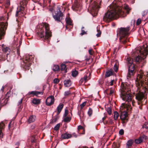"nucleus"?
<instances>
[{"label":"nucleus","mask_w":148,"mask_h":148,"mask_svg":"<svg viewBox=\"0 0 148 148\" xmlns=\"http://www.w3.org/2000/svg\"><path fill=\"white\" fill-rule=\"evenodd\" d=\"M84 29V27H82V32L80 34L82 35H83L85 34H87L86 32H85L83 29Z\"/></svg>","instance_id":"nucleus-41"},{"label":"nucleus","mask_w":148,"mask_h":148,"mask_svg":"<svg viewBox=\"0 0 148 148\" xmlns=\"http://www.w3.org/2000/svg\"><path fill=\"white\" fill-rule=\"evenodd\" d=\"M78 130H82L84 132L83 133V134H84V127L83 126H81V125H79L78 127Z\"/></svg>","instance_id":"nucleus-43"},{"label":"nucleus","mask_w":148,"mask_h":148,"mask_svg":"<svg viewBox=\"0 0 148 148\" xmlns=\"http://www.w3.org/2000/svg\"><path fill=\"white\" fill-rule=\"evenodd\" d=\"M33 57L32 55H28L26 56L23 60V65L25 69H28L31 65V61Z\"/></svg>","instance_id":"nucleus-10"},{"label":"nucleus","mask_w":148,"mask_h":148,"mask_svg":"<svg viewBox=\"0 0 148 148\" xmlns=\"http://www.w3.org/2000/svg\"><path fill=\"white\" fill-rule=\"evenodd\" d=\"M59 67L57 65H53L52 67V70L54 71H58L59 70Z\"/></svg>","instance_id":"nucleus-30"},{"label":"nucleus","mask_w":148,"mask_h":148,"mask_svg":"<svg viewBox=\"0 0 148 148\" xmlns=\"http://www.w3.org/2000/svg\"><path fill=\"white\" fill-rule=\"evenodd\" d=\"M130 29V27L121 28L119 29L118 34L120 37L119 40L120 42L124 44L129 41V39L127 36L129 34V31Z\"/></svg>","instance_id":"nucleus-6"},{"label":"nucleus","mask_w":148,"mask_h":148,"mask_svg":"<svg viewBox=\"0 0 148 148\" xmlns=\"http://www.w3.org/2000/svg\"><path fill=\"white\" fill-rule=\"evenodd\" d=\"M89 54L90 55H92L93 54V51L92 49H90L88 51Z\"/></svg>","instance_id":"nucleus-52"},{"label":"nucleus","mask_w":148,"mask_h":148,"mask_svg":"<svg viewBox=\"0 0 148 148\" xmlns=\"http://www.w3.org/2000/svg\"><path fill=\"white\" fill-rule=\"evenodd\" d=\"M97 31L98 32V33L96 34V36L97 37H99L100 36L101 32L100 31L98 30H97Z\"/></svg>","instance_id":"nucleus-50"},{"label":"nucleus","mask_w":148,"mask_h":148,"mask_svg":"<svg viewBox=\"0 0 148 148\" xmlns=\"http://www.w3.org/2000/svg\"><path fill=\"white\" fill-rule=\"evenodd\" d=\"M134 140L132 139H130L128 140L127 143L126 145L127 146V148H129L130 147H131L134 143Z\"/></svg>","instance_id":"nucleus-23"},{"label":"nucleus","mask_w":148,"mask_h":148,"mask_svg":"<svg viewBox=\"0 0 148 148\" xmlns=\"http://www.w3.org/2000/svg\"><path fill=\"white\" fill-rule=\"evenodd\" d=\"M90 74L89 73L88 76L87 75H85L84 77H83L84 80V83H85L87 82L88 80L90 79Z\"/></svg>","instance_id":"nucleus-29"},{"label":"nucleus","mask_w":148,"mask_h":148,"mask_svg":"<svg viewBox=\"0 0 148 148\" xmlns=\"http://www.w3.org/2000/svg\"><path fill=\"white\" fill-rule=\"evenodd\" d=\"M61 112H53V115L55 112H57L56 115L55 116L53 117L52 121L50 122V123H53L56 122L57 120L58 119L59 116V115L60 114Z\"/></svg>","instance_id":"nucleus-16"},{"label":"nucleus","mask_w":148,"mask_h":148,"mask_svg":"<svg viewBox=\"0 0 148 148\" xmlns=\"http://www.w3.org/2000/svg\"><path fill=\"white\" fill-rule=\"evenodd\" d=\"M135 143L137 144H140L143 142V140H141L140 137L138 139L135 140Z\"/></svg>","instance_id":"nucleus-34"},{"label":"nucleus","mask_w":148,"mask_h":148,"mask_svg":"<svg viewBox=\"0 0 148 148\" xmlns=\"http://www.w3.org/2000/svg\"><path fill=\"white\" fill-rule=\"evenodd\" d=\"M36 116L35 115L31 116L27 120V122L29 123L34 122L36 120Z\"/></svg>","instance_id":"nucleus-20"},{"label":"nucleus","mask_w":148,"mask_h":148,"mask_svg":"<svg viewBox=\"0 0 148 148\" xmlns=\"http://www.w3.org/2000/svg\"><path fill=\"white\" fill-rule=\"evenodd\" d=\"M115 64L114 66V69L115 71L117 72L118 69V61L116 60L114 62Z\"/></svg>","instance_id":"nucleus-28"},{"label":"nucleus","mask_w":148,"mask_h":148,"mask_svg":"<svg viewBox=\"0 0 148 148\" xmlns=\"http://www.w3.org/2000/svg\"><path fill=\"white\" fill-rule=\"evenodd\" d=\"M112 145L115 147L119 148L120 147V143L119 142L116 143L114 142L113 143Z\"/></svg>","instance_id":"nucleus-32"},{"label":"nucleus","mask_w":148,"mask_h":148,"mask_svg":"<svg viewBox=\"0 0 148 148\" xmlns=\"http://www.w3.org/2000/svg\"><path fill=\"white\" fill-rule=\"evenodd\" d=\"M105 108L106 111H112L113 110L112 106L110 104L105 105Z\"/></svg>","instance_id":"nucleus-27"},{"label":"nucleus","mask_w":148,"mask_h":148,"mask_svg":"<svg viewBox=\"0 0 148 148\" xmlns=\"http://www.w3.org/2000/svg\"><path fill=\"white\" fill-rule=\"evenodd\" d=\"M69 112H65V113L63 116V120L64 122H69L71 119V117Z\"/></svg>","instance_id":"nucleus-13"},{"label":"nucleus","mask_w":148,"mask_h":148,"mask_svg":"<svg viewBox=\"0 0 148 148\" xmlns=\"http://www.w3.org/2000/svg\"><path fill=\"white\" fill-rule=\"evenodd\" d=\"M32 103L35 105L39 104L40 102V100L38 99H33L32 101Z\"/></svg>","instance_id":"nucleus-26"},{"label":"nucleus","mask_w":148,"mask_h":148,"mask_svg":"<svg viewBox=\"0 0 148 148\" xmlns=\"http://www.w3.org/2000/svg\"><path fill=\"white\" fill-rule=\"evenodd\" d=\"M28 95H32L33 96L35 95L38 96L39 95H42V92L37 91H32L29 92L28 93Z\"/></svg>","instance_id":"nucleus-18"},{"label":"nucleus","mask_w":148,"mask_h":148,"mask_svg":"<svg viewBox=\"0 0 148 148\" xmlns=\"http://www.w3.org/2000/svg\"><path fill=\"white\" fill-rule=\"evenodd\" d=\"M106 117V116H104L102 118V120L103 121L105 119Z\"/></svg>","instance_id":"nucleus-61"},{"label":"nucleus","mask_w":148,"mask_h":148,"mask_svg":"<svg viewBox=\"0 0 148 148\" xmlns=\"http://www.w3.org/2000/svg\"><path fill=\"white\" fill-rule=\"evenodd\" d=\"M76 1H76L75 3H79V1H80V0H76Z\"/></svg>","instance_id":"nucleus-63"},{"label":"nucleus","mask_w":148,"mask_h":148,"mask_svg":"<svg viewBox=\"0 0 148 148\" xmlns=\"http://www.w3.org/2000/svg\"><path fill=\"white\" fill-rule=\"evenodd\" d=\"M6 4L8 6L9 5H10V1L9 0H7V1Z\"/></svg>","instance_id":"nucleus-56"},{"label":"nucleus","mask_w":148,"mask_h":148,"mask_svg":"<svg viewBox=\"0 0 148 148\" xmlns=\"http://www.w3.org/2000/svg\"><path fill=\"white\" fill-rule=\"evenodd\" d=\"M143 128H145L146 129L148 128V123L146 122L143 126Z\"/></svg>","instance_id":"nucleus-46"},{"label":"nucleus","mask_w":148,"mask_h":148,"mask_svg":"<svg viewBox=\"0 0 148 148\" xmlns=\"http://www.w3.org/2000/svg\"><path fill=\"white\" fill-rule=\"evenodd\" d=\"M70 93L69 91H67L65 92L64 95L65 96H66L68 95Z\"/></svg>","instance_id":"nucleus-53"},{"label":"nucleus","mask_w":148,"mask_h":148,"mask_svg":"<svg viewBox=\"0 0 148 148\" xmlns=\"http://www.w3.org/2000/svg\"><path fill=\"white\" fill-rule=\"evenodd\" d=\"M106 93L108 94H109V95H111L112 94H113L114 92V90L113 89H111L110 90H107L106 91Z\"/></svg>","instance_id":"nucleus-37"},{"label":"nucleus","mask_w":148,"mask_h":148,"mask_svg":"<svg viewBox=\"0 0 148 148\" xmlns=\"http://www.w3.org/2000/svg\"><path fill=\"white\" fill-rule=\"evenodd\" d=\"M60 126V123H58L54 127V129L55 130L57 131L59 129Z\"/></svg>","instance_id":"nucleus-39"},{"label":"nucleus","mask_w":148,"mask_h":148,"mask_svg":"<svg viewBox=\"0 0 148 148\" xmlns=\"http://www.w3.org/2000/svg\"><path fill=\"white\" fill-rule=\"evenodd\" d=\"M100 2V0H91L90 5L89 8L92 14H94V15H97L100 8L99 4Z\"/></svg>","instance_id":"nucleus-7"},{"label":"nucleus","mask_w":148,"mask_h":148,"mask_svg":"<svg viewBox=\"0 0 148 148\" xmlns=\"http://www.w3.org/2000/svg\"><path fill=\"white\" fill-rule=\"evenodd\" d=\"M59 82V80L57 78L55 79L53 81L54 83L55 84H57Z\"/></svg>","instance_id":"nucleus-48"},{"label":"nucleus","mask_w":148,"mask_h":148,"mask_svg":"<svg viewBox=\"0 0 148 148\" xmlns=\"http://www.w3.org/2000/svg\"><path fill=\"white\" fill-rule=\"evenodd\" d=\"M107 112L108 113V114L109 115H110L112 114V112Z\"/></svg>","instance_id":"nucleus-60"},{"label":"nucleus","mask_w":148,"mask_h":148,"mask_svg":"<svg viewBox=\"0 0 148 148\" xmlns=\"http://www.w3.org/2000/svg\"><path fill=\"white\" fill-rule=\"evenodd\" d=\"M141 22V19L140 18L138 19L137 21L136 22V25H139L140 24Z\"/></svg>","instance_id":"nucleus-49"},{"label":"nucleus","mask_w":148,"mask_h":148,"mask_svg":"<svg viewBox=\"0 0 148 148\" xmlns=\"http://www.w3.org/2000/svg\"><path fill=\"white\" fill-rule=\"evenodd\" d=\"M22 101H23V99H22L19 102V105H20L21 104V103H22Z\"/></svg>","instance_id":"nucleus-59"},{"label":"nucleus","mask_w":148,"mask_h":148,"mask_svg":"<svg viewBox=\"0 0 148 148\" xmlns=\"http://www.w3.org/2000/svg\"><path fill=\"white\" fill-rule=\"evenodd\" d=\"M114 118L115 120H116L119 117V114L118 112H114Z\"/></svg>","instance_id":"nucleus-36"},{"label":"nucleus","mask_w":148,"mask_h":148,"mask_svg":"<svg viewBox=\"0 0 148 148\" xmlns=\"http://www.w3.org/2000/svg\"><path fill=\"white\" fill-rule=\"evenodd\" d=\"M5 127V125L3 122L0 123V137L2 138L3 134H2V130Z\"/></svg>","instance_id":"nucleus-19"},{"label":"nucleus","mask_w":148,"mask_h":148,"mask_svg":"<svg viewBox=\"0 0 148 148\" xmlns=\"http://www.w3.org/2000/svg\"><path fill=\"white\" fill-rule=\"evenodd\" d=\"M54 100V97L53 96H49L46 99L45 101L46 104L48 106H50L53 104Z\"/></svg>","instance_id":"nucleus-12"},{"label":"nucleus","mask_w":148,"mask_h":148,"mask_svg":"<svg viewBox=\"0 0 148 148\" xmlns=\"http://www.w3.org/2000/svg\"><path fill=\"white\" fill-rule=\"evenodd\" d=\"M130 86L126 83L121 84L120 90L122 99L128 102H131L132 98L130 94L131 93Z\"/></svg>","instance_id":"nucleus-5"},{"label":"nucleus","mask_w":148,"mask_h":148,"mask_svg":"<svg viewBox=\"0 0 148 148\" xmlns=\"http://www.w3.org/2000/svg\"><path fill=\"white\" fill-rule=\"evenodd\" d=\"M148 72H143L142 71H140L138 74L136 80V84L137 89V94H136V98L138 101V104L142 103L144 101L146 100L143 94L139 92L140 86H143L146 88L148 87Z\"/></svg>","instance_id":"nucleus-2"},{"label":"nucleus","mask_w":148,"mask_h":148,"mask_svg":"<svg viewBox=\"0 0 148 148\" xmlns=\"http://www.w3.org/2000/svg\"><path fill=\"white\" fill-rule=\"evenodd\" d=\"M37 27L39 28L38 35L40 38L48 39L51 36V33L47 23H42L39 24Z\"/></svg>","instance_id":"nucleus-3"},{"label":"nucleus","mask_w":148,"mask_h":148,"mask_svg":"<svg viewBox=\"0 0 148 148\" xmlns=\"http://www.w3.org/2000/svg\"><path fill=\"white\" fill-rule=\"evenodd\" d=\"M64 85L65 87H69L71 84V80L69 79L65 80L64 81Z\"/></svg>","instance_id":"nucleus-24"},{"label":"nucleus","mask_w":148,"mask_h":148,"mask_svg":"<svg viewBox=\"0 0 148 148\" xmlns=\"http://www.w3.org/2000/svg\"><path fill=\"white\" fill-rule=\"evenodd\" d=\"M124 133V131L123 129L120 130L119 132V133L121 135H122Z\"/></svg>","instance_id":"nucleus-47"},{"label":"nucleus","mask_w":148,"mask_h":148,"mask_svg":"<svg viewBox=\"0 0 148 148\" xmlns=\"http://www.w3.org/2000/svg\"><path fill=\"white\" fill-rule=\"evenodd\" d=\"M23 7L21 5L20 7V9H18V8L17 9V10L16 12V15H15L16 16H18V14L19 12H20V13H23V10L24 9L25 7L24 5H23Z\"/></svg>","instance_id":"nucleus-21"},{"label":"nucleus","mask_w":148,"mask_h":148,"mask_svg":"<svg viewBox=\"0 0 148 148\" xmlns=\"http://www.w3.org/2000/svg\"><path fill=\"white\" fill-rule=\"evenodd\" d=\"M87 103L86 101L84 102L80 105V108L81 109H82L86 106Z\"/></svg>","instance_id":"nucleus-42"},{"label":"nucleus","mask_w":148,"mask_h":148,"mask_svg":"<svg viewBox=\"0 0 148 148\" xmlns=\"http://www.w3.org/2000/svg\"><path fill=\"white\" fill-rule=\"evenodd\" d=\"M139 137L140 138L141 140H143V139H146L147 137V136L144 135H143L141 136H140Z\"/></svg>","instance_id":"nucleus-44"},{"label":"nucleus","mask_w":148,"mask_h":148,"mask_svg":"<svg viewBox=\"0 0 148 148\" xmlns=\"http://www.w3.org/2000/svg\"><path fill=\"white\" fill-rule=\"evenodd\" d=\"M121 114L120 116V117L121 120L123 123L125 122L124 121H128V113L127 112H121Z\"/></svg>","instance_id":"nucleus-14"},{"label":"nucleus","mask_w":148,"mask_h":148,"mask_svg":"<svg viewBox=\"0 0 148 148\" xmlns=\"http://www.w3.org/2000/svg\"><path fill=\"white\" fill-rule=\"evenodd\" d=\"M112 71H108L106 72L105 77H109L112 75Z\"/></svg>","instance_id":"nucleus-33"},{"label":"nucleus","mask_w":148,"mask_h":148,"mask_svg":"<svg viewBox=\"0 0 148 148\" xmlns=\"http://www.w3.org/2000/svg\"><path fill=\"white\" fill-rule=\"evenodd\" d=\"M87 114L89 116H90L92 114V112H88Z\"/></svg>","instance_id":"nucleus-55"},{"label":"nucleus","mask_w":148,"mask_h":148,"mask_svg":"<svg viewBox=\"0 0 148 148\" xmlns=\"http://www.w3.org/2000/svg\"><path fill=\"white\" fill-rule=\"evenodd\" d=\"M133 59L129 58H128V63L129 66L128 73L127 76V79H129L133 75L134 70V66L133 63Z\"/></svg>","instance_id":"nucleus-8"},{"label":"nucleus","mask_w":148,"mask_h":148,"mask_svg":"<svg viewBox=\"0 0 148 148\" xmlns=\"http://www.w3.org/2000/svg\"><path fill=\"white\" fill-rule=\"evenodd\" d=\"M66 21L67 24V25L66 26V27L67 29L68 28L67 27L68 25H72V22L71 19L69 18H66Z\"/></svg>","instance_id":"nucleus-22"},{"label":"nucleus","mask_w":148,"mask_h":148,"mask_svg":"<svg viewBox=\"0 0 148 148\" xmlns=\"http://www.w3.org/2000/svg\"><path fill=\"white\" fill-rule=\"evenodd\" d=\"M8 24L7 23L2 22L0 23V40L2 36L5 34V30L7 28Z\"/></svg>","instance_id":"nucleus-11"},{"label":"nucleus","mask_w":148,"mask_h":148,"mask_svg":"<svg viewBox=\"0 0 148 148\" xmlns=\"http://www.w3.org/2000/svg\"><path fill=\"white\" fill-rule=\"evenodd\" d=\"M92 110L91 108H89L88 110V111H92Z\"/></svg>","instance_id":"nucleus-64"},{"label":"nucleus","mask_w":148,"mask_h":148,"mask_svg":"<svg viewBox=\"0 0 148 148\" xmlns=\"http://www.w3.org/2000/svg\"><path fill=\"white\" fill-rule=\"evenodd\" d=\"M78 74V72L76 71H73L72 72V75L73 77H76Z\"/></svg>","instance_id":"nucleus-40"},{"label":"nucleus","mask_w":148,"mask_h":148,"mask_svg":"<svg viewBox=\"0 0 148 148\" xmlns=\"http://www.w3.org/2000/svg\"><path fill=\"white\" fill-rule=\"evenodd\" d=\"M120 111H121L122 110H123V111H127L128 110L127 108V106L125 105L124 104H122V105L120 108Z\"/></svg>","instance_id":"nucleus-25"},{"label":"nucleus","mask_w":148,"mask_h":148,"mask_svg":"<svg viewBox=\"0 0 148 148\" xmlns=\"http://www.w3.org/2000/svg\"><path fill=\"white\" fill-rule=\"evenodd\" d=\"M63 14L61 12L59 7L57 8L56 11L53 13V16L55 20L58 22H60L62 19Z\"/></svg>","instance_id":"nucleus-9"},{"label":"nucleus","mask_w":148,"mask_h":148,"mask_svg":"<svg viewBox=\"0 0 148 148\" xmlns=\"http://www.w3.org/2000/svg\"><path fill=\"white\" fill-rule=\"evenodd\" d=\"M72 137V135L70 134L66 133L61 135V139H69Z\"/></svg>","instance_id":"nucleus-15"},{"label":"nucleus","mask_w":148,"mask_h":148,"mask_svg":"<svg viewBox=\"0 0 148 148\" xmlns=\"http://www.w3.org/2000/svg\"><path fill=\"white\" fill-rule=\"evenodd\" d=\"M79 83L80 84H82L83 83L84 84V79L83 78H82L79 81Z\"/></svg>","instance_id":"nucleus-51"},{"label":"nucleus","mask_w":148,"mask_h":148,"mask_svg":"<svg viewBox=\"0 0 148 148\" xmlns=\"http://www.w3.org/2000/svg\"><path fill=\"white\" fill-rule=\"evenodd\" d=\"M134 101H132V104L133 106L134 105Z\"/></svg>","instance_id":"nucleus-62"},{"label":"nucleus","mask_w":148,"mask_h":148,"mask_svg":"<svg viewBox=\"0 0 148 148\" xmlns=\"http://www.w3.org/2000/svg\"><path fill=\"white\" fill-rule=\"evenodd\" d=\"M3 45H2V48H3ZM2 50L3 51H4L5 52H7V51H8L9 50V48L7 47L5 48H3Z\"/></svg>","instance_id":"nucleus-45"},{"label":"nucleus","mask_w":148,"mask_h":148,"mask_svg":"<svg viewBox=\"0 0 148 148\" xmlns=\"http://www.w3.org/2000/svg\"><path fill=\"white\" fill-rule=\"evenodd\" d=\"M11 122H10L9 123L8 125V129L9 130H10V128H11Z\"/></svg>","instance_id":"nucleus-58"},{"label":"nucleus","mask_w":148,"mask_h":148,"mask_svg":"<svg viewBox=\"0 0 148 148\" xmlns=\"http://www.w3.org/2000/svg\"><path fill=\"white\" fill-rule=\"evenodd\" d=\"M78 114L79 115L81 119L83 118L84 116V112H78Z\"/></svg>","instance_id":"nucleus-35"},{"label":"nucleus","mask_w":148,"mask_h":148,"mask_svg":"<svg viewBox=\"0 0 148 148\" xmlns=\"http://www.w3.org/2000/svg\"><path fill=\"white\" fill-rule=\"evenodd\" d=\"M114 80H112L110 83V85L111 86H112L113 85V82H114Z\"/></svg>","instance_id":"nucleus-57"},{"label":"nucleus","mask_w":148,"mask_h":148,"mask_svg":"<svg viewBox=\"0 0 148 148\" xmlns=\"http://www.w3.org/2000/svg\"><path fill=\"white\" fill-rule=\"evenodd\" d=\"M64 106V105L62 103H60L58 106L57 108V111H61Z\"/></svg>","instance_id":"nucleus-31"},{"label":"nucleus","mask_w":148,"mask_h":148,"mask_svg":"<svg viewBox=\"0 0 148 148\" xmlns=\"http://www.w3.org/2000/svg\"><path fill=\"white\" fill-rule=\"evenodd\" d=\"M67 62H64L61 65L60 70L61 71H64V73H66L67 72L66 66L65 65V64L67 63Z\"/></svg>","instance_id":"nucleus-17"},{"label":"nucleus","mask_w":148,"mask_h":148,"mask_svg":"<svg viewBox=\"0 0 148 148\" xmlns=\"http://www.w3.org/2000/svg\"><path fill=\"white\" fill-rule=\"evenodd\" d=\"M124 7L126 13H125L124 9H122L120 7H116V5H110V10L108 11L103 16L104 21L109 22L113 19L117 18L119 16L123 17L126 16V13L129 14L130 9L127 5H125Z\"/></svg>","instance_id":"nucleus-1"},{"label":"nucleus","mask_w":148,"mask_h":148,"mask_svg":"<svg viewBox=\"0 0 148 148\" xmlns=\"http://www.w3.org/2000/svg\"><path fill=\"white\" fill-rule=\"evenodd\" d=\"M5 19V17L4 16H2L0 17V20H3Z\"/></svg>","instance_id":"nucleus-54"},{"label":"nucleus","mask_w":148,"mask_h":148,"mask_svg":"<svg viewBox=\"0 0 148 148\" xmlns=\"http://www.w3.org/2000/svg\"><path fill=\"white\" fill-rule=\"evenodd\" d=\"M148 54L147 49L145 48H140L138 49H136L133 52V56H136L135 59L136 62L138 63L143 62V63L145 62V59Z\"/></svg>","instance_id":"nucleus-4"},{"label":"nucleus","mask_w":148,"mask_h":148,"mask_svg":"<svg viewBox=\"0 0 148 148\" xmlns=\"http://www.w3.org/2000/svg\"><path fill=\"white\" fill-rule=\"evenodd\" d=\"M31 141L32 143H34L36 142V139L35 138V136H33L30 138Z\"/></svg>","instance_id":"nucleus-38"}]
</instances>
